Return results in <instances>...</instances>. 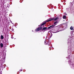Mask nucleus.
<instances>
[{"mask_svg":"<svg viewBox=\"0 0 74 74\" xmlns=\"http://www.w3.org/2000/svg\"><path fill=\"white\" fill-rule=\"evenodd\" d=\"M46 22H44L43 23H42L40 25V26H43V28L42 29V31L43 32H45V31H46V30H48V28L47 27H44L43 25H45V23H46Z\"/></svg>","mask_w":74,"mask_h":74,"instance_id":"obj_1","label":"nucleus"},{"mask_svg":"<svg viewBox=\"0 0 74 74\" xmlns=\"http://www.w3.org/2000/svg\"><path fill=\"white\" fill-rule=\"evenodd\" d=\"M41 29H42V27H40L38 28H37V29H36V32H38V31H40V30H41Z\"/></svg>","mask_w":74,"mask_h":74,"instance_id":"obj_2","label":"nucleus"},{"mask_svg":"<svg viewBox=\"0 0 74 74\" xmlns=\"http://www.w3.org/2000/svg\"><path fill=\"white\" fill-rule=\"evenodd\" d=\"M55 26V25H52L51 26H50L49 27H48V29H51V28H52V27H53Z\"/></svg>","mask_w":74,"mask_h":74,"instance_id":"obj_3","label":"nucleus"},{"mask_svg":"<svg viewBox=\"0 0 74 74\" xmlns=\"http://www.w3.org/2000/svg\"><path fill=\"white\" fill-rule=\"evenodd\" d=\"M58 23V21H56V22H54V26H55Z\"/></svg>","mask_w":74,"mask_h":74,"instance_id":"obj_4","label":"nucleus"},{"mask_svg":"<svg viewBox=\"0 0 74 74\" xmlns=\"http://www.w3.org/2000/svg\"><path fill=\"white\" fill-rule=\"evenodd\" d=\"M0 47L1 48H3V44L2 43H1L0 45Z\"/></svg>","mask_w":74,"mask_h":74,"instance_id":"obj_5","label":"nucleus"},{"mask_svg":"<svg viewBox=\"0 0 74 74\" xmlns=\"http://www.w3.org/2000/svg\"><path fill=\"white\" fill-rule=\"evenodd\" d=\"M70 65H71V66H74V64H72V62H70Z\"/></svg>","mask_w":74,"mask_h":74,"instance_id":"obj_6","label":"nucleus"},{"mask_svg":"<svg viewBox=\"0 0 74 74\" xmlns=\"http://www.w3.org/2000/svg\"><path fill=\"white\" fill-rule=\"evenodd\" d=\"M63 19H66V16H64L63 17Z\"/></svg>","mask_w":74,"mask_h":74,"instance_id":"obj_7","label":"nucleus"},{"mask_svg":"<svg viewBox=\"0 0 74 74\" xmlns=\"http://www.w3.org/2000/svg\"><path fill=\"white\" fill-rule=\"evenodd\" d=\"M53 19V18H50L49 20L48 21V22H49V21H52Z\"/></svg>","mask_w":74,"mask_h":74,"instance_id":"obj_8","label":"nucleus"},{"mask_svg":"<svg viewBox=\"0 0 74 74\" xmlns=\"http://www.w3.org/2000/svg\"><path fill=\"white\" fill-rule=\"evenodd\" d=\"M70 29L71 30H73V27L72 26H71L70 28Z\"/></svg>","mask_w":74,"mask_h":74,"instance_id":"obj_9","label":"nucleus"},{"mask_svg":"<svg viewBox=\"0 0 74 74\" xmlns=\"http://www.w3.org/2000/svg\"><path fill=\"white\" fill-rule=\"evenodd\" d=\"M1 38L2 39H3V38H4V36H3L1 35Z\"/></svg>","mask_w":74,"mask_h":74,"instance_id":"obj_10","label":"nucleus"},{"mask_svg":"<svg viewBox=\"0 0 74 74\" xmlns=\"http://www.w3.org/2000/svg\"><path fill=\"white\" fill-rule=\"evenodd\" d=\"M58 19V18H56L55 19H54V21H56V20Z\"/></svg>","mask_w":74,"mask_h":74,"instance_id":"obj_11","label":"nucleus"},{"mask_svg":"<svg viewBox=\"0 0 74 74\" xmlns=\"http://www.w3.org/2000/svg\"><path fill=\"white\" fill-rule=\"evenodd\" d=\"M50 50H51V48H49Z\"/></svg>","mask_w":74,"mask_h":74,"instance_id":"obj_12","label":"nucleus"},{"mask_svg":"<svg viewBox=\"0 0 74 74\" xmlns=\"http://www.w3.org/2000/svg\"><path fill=\"white\" fill-rule=\"evenodd\" d=\"M20 71H22V69Z\"/></svg>","mask_w":74,"mask_h":74,"instance_id":"obj_13","label":"nucleus"},{"mask_svg":"<svg viewBox=\"0 0 74 74\" xmlns=\"http://www.w3.org/2000/svg\"><path fill=\"white\" fill-rule=\"evenodd\" d=\"M45 43H46L45 41Z\"/></svg>","mask_w":74,"mask_h":74,"instance_id":"obj_14","label":"nucleus"},{"mask_svg":"<svg viewBox=\"0 0 74 74\" xmlns=\"http://www.w3.org/2000/svg\"><path fill=\"white\" fill-rule=\"evenodd\" d=\"M49 43V42H47V44H48Z\"/></svg>","mask_w":74,"mask_h":74,"instance_id":"obj_15","label":"nucleus"},{"mask_svg":"<svg viewBox=\"0 0 74 74\" xmlns=\"http://www.w3.org/2000/svg\"><path fill=\"white\" fill-rule=\"evenodd\" d=\"M49 45V44H48V45Z\"/></svg>","mask_w":74,"mask_h":74,"instance_id":"obj_16","label":"nucleus"},{"mask_svg":"<svg viewBox=\"0 0 74 74\" xmlns=\"http://www.w3.org/2000/svg\"><path fill=\"white\" fill-rule=\"evenodd\" d=\"M32 32H33V31H32Z\"/></svg>","mask_w":74,"mask_h":74,"instance_id":"obj_17","label":"nucleus"},{"mask_svg":"<svg viewBox=\"0 0 74 74\" xmlns=\"http://www.w3.org/2000/svg\"><path fill=\"white\" fill-rule=\"evenodd\" d=\"M73 1H74V0H73Z\"/></svg>","mask_w":74,"mask_h":74,"instance_id":"obj_18","label":"nucleus"}]
</instances>
